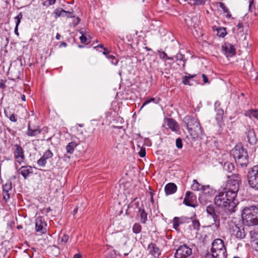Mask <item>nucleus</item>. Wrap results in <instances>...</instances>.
Listing matches in <instances>:
<instances>
[{
  "label": "nucleus",
  "instance_id": "obj_41",
  "mask_svg": "<svg viewBox=\"0 0 258 258\" xmlns=\"http://www.w3.org/2000/svg\"><path fill=\"white\" fill-rule=\"evenodd\" d=\"M62 17H66L67 18H74L75 17L74 14L72 12L66 11L63 10L62 12Z\"/></svg>",
  "mask_w": 258,
  "mask_h": 258
},
{
  "label": "nucleus",
  "instance_id": "obj_25",
  "mask_svg": "<svg viewBox=\"0 0 258 258\" xmlns=\"http://www.w3.org/2000/svg\"><path fill=\"white\" fill-rule=\"evenodd\" d=\"M223 168L229 173H232L235 170V166L233 163L230 162H226L224 164Z\"/></svg>",
  "mask_w": 258,
  "mask_h": 258
},
{
  "label": "nucleus",
  "instance_id": "obj_62",
  "mask_svg": "<svg viewBox=\"0 0 258 258\" xmlns=\"http://www.w3.org/2000/svg\"><path fill=\"white\" fill-rule=\"evenodd\" d=\"M21 98L22 100L25 101L26 100L25 95L23 94L21 95Z\"/></svg>",
  "mask_w": 258,
  "mask_h": 258
},
{
  "label": "nucleus",
  "instance_id": "obj_43",
  "mask_svg": "<svg viewBox=\"0 0 258 258\" xmlns=\"http://www.w3.org/2000/svg\"><path fill=\"white\" fill-rule=\"evenodd\" d=\"M47 160L41 157L38 161L37 164L40 167H44L46 164Z\"/></svg>",
  "mask_w": 258,
  "mask_h": 258
},
{
  "label": "nucleus",
  "instance_id": "obj_35",
  "mask_svg": "<svg viewBox=\"0 0 258 258\" xmlns=\"http://www.w3.org/2000/svg\"><path fill=\"white\" fill-rule=\"evenodd\" d=\"M63 10V9L61 8H58L54 11L53 14L54 15V17L55 19H57L59 17H62Z\"/></svg>",
  "mask_w": 258,
  "mask_h": 258
},
{
  "label": "nucleus",
  "instance_id": "obj_40",
  "mask_svg": "<svg viewBox=\"0 0 258 258\" xmlns=\"http://www.w3.org/2000/svg\"><path fill=\"white\" fill-rule=\"evenodd\" d=\"M3 189L4 191H11L12 189V183L11 182H8L3 186Z\"/></svg>",
  "mask_w": 258,
  "mask_h": 258
},
{
  "label": "nucleus",
  "instance_id": "obj_39",
  "mask_svg": "<svg viewBox=\"0 0 258 258\" xmlns=\"http://www.w3.org/2000/svg\"><path fill=\"white\" fill-rule=\"evenodd\" d=\"M53 155L52 152L48 149L44 153L42 157L47 160L51 158L53 156Z\"/></svg>",
  "mask_w": 258,
  "mask_h": 258
},
{
  "label": "nucleus",
  "instance_id": "obj_34",
  "mask_svg": "<svg viewBox=\"0 0 258 258\" xmlns=\"http://www.w3.org/2000/svg\"><path fill=\"white\" fill-rule=\"evenodd\" d=\"M217 35L221 37H224L227 34L225 28L220 27L217 29Z\"/></svg>",
  "mask_w": 258,
  "mask_h": 258
},
{
  "label": "nucleus",
  "instance_id": "obj_57",
  "mask_svg": "<svg viewBox=\"0 0 258 258\" xmlns=\"http://www.w3.org/2000/svg\"><path fill=\"white\" fill-rule=\"evenodd\" d=\"M106 56L109 60L112 58H114V55L110 54L109 53H108V54H107Z\"/></svg>",
  "mask_w": 258,
  "mask_h": 258
},
{
  "label": "nucleus",
  "instance_id": "obj_18",
  "mask_svg": "<svg viewBox=\"0 0 258 258\" xmlns=\"http://www.w3.org/2000/svg\"><path fill=\"white\" fill-rule=\"evenodd\" d=\"M245 134L247 141L250 145H254L256 144L257 139L253 129L249 127L247 128Z\"/></svg>",
  "mask_w": 258,
  "mask_h": 258
},
{
  "label": "nucleus",
  "instance_id": "obj_10",
  "mask_svg": "<svg viewBox=\"0 0 258 258\" xmlns=\"http://www.w3.org/2000/svg\"><path fill=\"white\" fill-rule=\"evenodd\" d=\"M175 258H192V251L186 244L180 245L174 253Z\"/></svg>",
  "mask_w": 258,
  "mask_h": 258
},
{
  "label": "nucleus",
  "instance_id": "obj_23",
  "mask_svg": "<svg viewBox=\"0 0 258 258\" xmlns=\"http://www.w3.org/2000/svg\"><path fill=\"white\" fill-rule=\"evenodd\" d=\"M188 219V218H180L178 217H175L173 220V227L175 230H177L179 225L183 224L185 222L184 220Z\"/></svg>",
  "mask_w": 258,
  "mask_h": 258
},
{
  "label": "nucleus",
  "instance_id": "obj_47",
  "mask_svg": "<svg viewBox=\"0 0 258 258\" xmlns=\"http://www.w3.org/2000/svg\"><path fill=\"white\" fill-rule=\"evenodd\" d=\"M3 196L4 200L7 202V201L10 199V194L8 191H3Z\"/></svg>",
  "mask_w": 258,
  "mask_h": 258
},
{
  "label": "nucleus",
  "instance_id": "obj_3",
  "mask_svg": "<svg viewBox=\"0 0 258 258\" xmlns=\"http://www.w3.org/2000/svg\"><path fill=\"white\" fill-rule=\"evenodd\" d=\"M231 155L233 157L237 164L242 167L247 166L248 163V153L241 145H236L231 151Z\"/></svg>",
  "mask_w": 258,
  "mask_h": 258
},
{
  "label": "nucleus",
  "instance_id": "obj_56",
  "mask_svg": "<svg viewBox=\"0 0 258 258\" xmlns=\"http://www.w3.org/2000/svg\"><path fill=\"white\" fill-rule=\"evenodd\" d=\"M74 258H82V256L80 253H77L74 255Z\"/></svg>",
  "mask_w": 258,
  "mask_h": 258
},
{
  "label": "nucleus",
  "instance_id": "obj_51",
  "mask_svg": "<svg viewBox=\"0 0 258 258\" xmlns=\"http://www.w3.org/2000/svg\"><path fill=\"white\" fill-rule=\"evenodd\" d=\"M139 156L141 157H144L146 156V150L145 148H141L139 153Z\"/></svg>",
  "mask_w": 258,
  "mask_h": 258
},
{
  "label": "nucleus",
  "instance_id": "obj_64",
  "mask_svg": "<svg viewBox=\"0 0 258 258\" xmlns=\"http://www.w3.org/2000/svg\"><path fill=\"white\" fill-rule=\"evenodd\" d=\"M60 37H61V36H60V35L59 34H58V33L56 34V39H57V40L60 39Z\"/></svg>",
  "mask_w": 258,
  "mask_h": 258
},
{
  "label": "nucleus",
  "instance_id": "obj_14",
  "mask_svg": "<svg viewBox=\"0 0 258 258\" xmlns=\"http://www.w3.org/2000/svg\"><path fill=\"white\" fill-rule=\"evenodd\" d=\"M230 232L232 235L234 236L236 238L242 239L245 237L246 233L243 227H238L237 225L232 226L230 229Z\"/></svg>",
  "mask_w": 258,
  "mask_h": 258
},
{
  "label": "nucleus",
  "instance_id": "obj_21",
  "mask_svg": "<svg viewBox=\"0 0 258 258\" xmlns=\"http://www.w3.org/2000/svg\"><path fill=\"white\" fill-rule=\"evenodd\" d=\"M177 186L174 183H169L165 186V192L166 195H172L174 194L177 191Z\"/></svg>",
  "mask_w": 258,
  "mask_h": 258
},
{
  "label": "nucleus",
  "instance_id": "obj_28",
  "mask_svg": "<svg viewBox=\"0 0 258 258\" xmlns=\"http://www.w3.org/2000/svg\"><path fill=\"white\" fill-rule=\"evenodd\" d=\"M77 143L74 142L69 143L66 146L67 152L70 154H72L74 151L75 148L77 146Z\"/></svg>",
  "mask_w": 258,
  "mask_h": 258
},
{
  "label": "nucleus",
  "instance_id": "obj_6",
  "mask_svg": "<svg viewBox=\"0 0 258 258\" xmlns=\"http://www.w3.org/2000/svg\"><path fill=\"white\" fill-rule=\"evenodd\" d=\"M247 180L251 188L258 190V164L253 166L248 171Z\"/></svg>",
  "mask_w": 258,
  "mask_h": 258
},
{
  "label": "nucleus",
  "instance_id": "obj_46",
  "mask_svg": "<svg viewBox=\"0 0 258 258\" xmlns=\"http://www.w3.org/2000/svg\"><path fill=\"white\" fill-rule=\"evenodd\" d=\"M59 237L60 238V241L64 243H66L69 239V236L65 234H63L61 237L59 235Z\"/></svg>",
  "mask_w": 258,
  "mask_h": 258
},
{
  "label": "nucleus",
  "instance_id": "obj_31",
  "mask_svg": "<svg viewBox=\"0 0 258 258\" xmlns=\"http://www.w3.org/2000/svg\"><path fill=\"white\" fill-rule=\"evenodd\" d=\"M202 191L204 195L207 196H211L213 192V189L210 187L209 185H204Z\"/></svg>",
  "mask_w": 258,
  "mask_h": 258
},
{
  "label": "nucleus",
  "instance_id": "obj_22",
  "mask_svg": "<svg viewBox=\"0 0 258 258\" xmlns=\"http://www.w3.org/2000/svg\"><path fill=\"white\" fill-rule=\"evenodd\" d=\"M138 212L140 215L141 223L142 224H146V222L148 220V218H147L148 214L145 211L144 209H142L141 208H139Z\"/></svg>",
  "mask_w": 258,
  "mask_h": 258
},
{
  "label": "nucleus",
  "instance_id": "obj_4",
  "mask_svg": "<svg viewBox=\"0 0 258 258\" xmlns=\"http://www.w3.org/2000/svg\"><path fill=\"white\" fill-rule=\"evenodd\" d=\"M210 252L213 258H227V252L224 241L220 238L214 240Z\"/></svg>",
  "mask_w": 258,
  "mask_h": 258
},
{
  "label": "nucleus",
  "instance_id": "obj_52",
  "mask_svg": "<svg viewBox=\"0 0 258 258\" xmlns=\"http://www.w3.org/2000/svg\"><path fill=\"white\" fill-rule=\"evenodd\" d=\"M9 118L10 120L13 122H16L17 120V119L14 114H11Z\"/></svg>",
  "mask_w": 258,
  "mask_h": 258
},
{
  "label": "nucleus",
  "instance_id": "obj_24",
  "mask_svg": "<svg viewBox=\"0 0 258 258\" xmlns=\"http://www.w3.org/2000/svg\"><path fill=\"white\" fill-rule=\"evenodd\" d=\"M245 115L250 118H254L258 119V109H255L248 110L245 112Z\"/></svg>",
  "mask_w": 258,
  "mask_h": 258
},
{
  "label": "nucleus",
  "instance_id": "obj_58",
  "mask_svg": "<svg viewBox=\"0 0 258 258\" xmlns=\"http://www.w3.org/2000/svg\"><path fill=\"white\" fill-rule=\"evenodd\" d=\"M14 32L16 35H17V36H19V32H18V27H15Z\"/></svg>",
  "mask_w": 258,
  "mask_h": 258
},
{
  "label": "nucleus",
  "instance_id": "obj_54",
  "mask_svg": "<svg viewBox=\"0 0 258 258\" xmlns=\"http://www.w3.org/2000/svg\"><path fill=\"white\" fill-rule=\"evenodd\" d=\"M110 60L111 63L114 65H116L118 62V59L115 56H114V58L110 59Z\"/></svg>",
  "mask_w": 258,
  "mask_h": 258
},
{
  "label": "nucleus",
  "instance_id": "obj_2",
  "mask_svg": "<svg viewBox=\"0 0 258 258\" xmlns=\"http://www.w3.org/2000/svg\"><path fill=\"white\" fill-rule=\"evenodd\" d=\"M242 219L243 223L248 226L258 225V207H245L242 211Z\"/></svg>",
  "mask_w": 258,
  "mask_h": 258
},
{
  "label": "nucleus",
  "instance_id": "obj_63",
  "mask_svg": "<svg viewBox=\"0 0 258 258\" xmlns=\"http://www.w3.org/2000/svg\"><path fill=\"white\" fill-rule=\"evenodd\" d=\"M94 48H102L103 49V48H104V47L103 45L100 44V45H98V46H97L96 47H94Z\"/></svg>",
  "mask_w": 258,
  "mask_h": 258
},
{
  "label": "nucleus",
  "instance_id": "obj_26",
  "mask_svg": "<svg viewBox=\"0 0 258 258\" xmlns=\"http://www.w3.org/2000/svg\"><path fill=\"white\" fill-rule=\"evenodd\" d=\"M196 76V75H191L190 74H188V76H185L182 78V82L185 85H189L191 86L192 84L190 83V80L194 78Z\"/></svg>",
  "mask_w": 258,
  "mask_h": 258
},
{
  "label": "nucleus",
  "instance_id": "obj_12",
  "mask_svg": "<svg viewBox=\"0 0 258 258\" xmlns=\"http://www.w3.org/2000/svg\"><path fill=\"white\" fill-rule=\"evenodd\" d=\"M197 197L195 194L190 191H187L185 193V197L183 203L187 206L195 208L198 206L196 204Z\"/></svg>",
  "mask_w": 258,
  "mask_h": 258
},
{
  "label": "nucleus",
  "instance_id": "obj_20",
  "mask_svg": "<svg viewBox=\"0 0 258 258\" xmlns=\"http://www.w3.org/2000/svg\"><path fill=\"white\" fill-rule=\"evenodd\" d=\"M41 132L42 130L39 127H37L36 128H32L30 123H29L26 134L28 137H37Z\"/></svg>",
  "mask_w": 258,
  "mask_h": 258
},
{
  "label": "nucleus",
  "instance_id": "obj_38",
  "mask_svg": "<svg viewBox=\"0 0 258 258\" xmlns=\"http://www.w3.org/2000/svg\"><path fill=\"white\" fill-rule=\"evenodd\" d=\"M158 53L159 54V56H160V58H166V59L171 60H173V57L168 56L167 54L164 51H163L162 50H159Z\"/></svg>",
  "mask_w": 258,
  "mask_h": 258
},
{
  "label": "nucleus",
  "instance_id": "obj_29",
  "mask_svg": "<svg viewBox=\"0 0 258 258\" xmlns=\"http://www.w3.org/2000/svg\"><path fill=\"white\" fill-rule=\"evenodd\" d=\"M204 185H201L197 180H193V183L191 185V188L194 190H202Z\"/></svg>",
  "mask_w": 258,
  "mask_h": 258
},
{
  "label": "nucleus",
  "instance_id": "obj_61",
  "mask_svg": "<svg viewBox=\"0 0 258 258\" xmlns=\"http://www.w3.org/2000/svg\"><path fill=\"white\" fill-rule=\"evenodd\" d=\"M67 43L66 42H62L60 45H59V47H62V46H64V47H66L67 46Z\"/></svg>",
  "mask_w": 258,
  "mask_h": 258
},
{
  "label": "nucleus",
  "instance_id": "obj_30",
  "mask_svg": "<svg viewBox=\"0 0 258 258\" xmlns=\"http://www.w3.org/2000/svg\"><path fill=\"white\" fill-rule=\"evenodd\" d=\"M175 57L176 58V60L182 62V67L183 69H184L185 67V63L186 61V59H185L184 55L180 53H178L175 56Z\"/></svg>",
  "mask_w": 258,
  "mask_h": 258
},
{
  "label": "nucleus",
  "instance_id": "obj_53",
  "mask_svg": "<svg viewBox=\"0 0 258 258\" xmlns=\"http://www.w3.org/2000/svg\"><path fill=\"white\" fill-rule=\"evenodd\" d=\"M202 77L203 78V80L204 83H209V79L205 74H202Z\"/></svg>",
  "mask_w": 258,
  "mask_h": 258
},
{
  "label": "nucleus",
  "instance_id": "obj_8",
  "mask_svg": "<svg viewBox=\"0 0 258 258\" xmlns=\"http://www.w3.org/2000/svg\"><path fill=\"white\" fill-rule=\"evenodd\" d=\"M215 204L218 207L223 208L225 212L228 214L234 213L232 212L231 209L229 208L228 200L226 198V197L224 196V194H222L221 191L219 192L218 194L215 196L214 198Z\"/></svg>",
  "mask_w": 258,
  "mask_h": 258
},
{
  "label": "nucleus",
  "instance_id": "obj_36",
  "mask_svg": "<svg viewBox=\"0 0 258 258\" xmlns=\"http://www.w3.org/2000/svg\"><path fill=\"white\" fill-rule=\"evenodd\" d=\"M217 111V116L216 119L218 120V121H221L223 116L224 115V111L222 109L219 108L216 110Z\"/></svg>",
  "mask_w": 258,
  "mask_h": 258
},
{
  "label": "nucleus",
  "instance_id": "obj_33",
  "mask_svg": "<svg viewBox=\"0 0 258 258\" xmlns=\"http://www.w3.org/2000/svg\"><path fill=\"white\" fill-rule=\"evenodd\" d=\"M160 100V99L158 97L157 98H151L147 100H146L143 104L141 107V109L143 108L146 105L150 103V102H154L155 103H158Z\"/></svg>",
  "mask_w": 258,
  "mask_h": 258
},
{
  "label": "nucleus",
  "instance_id": "obj_7",
  "mask_svg": "<svg viewBox=\"0 0 258 258\" xmlns=\"http://www.w3.org/2000/svg\"><path fill=\"white\" fill-rule=\"evenodd\" d=\"M227 177L228 180L226 188L238 191L241 183L240 175L238 173H233L231 175H228Z\"/></svg>",
  "mask_w": 258,
  "mask_h": 258
},
{
  "label": "nucleus",
  "instance_id": "obj_50",
  "mask_svg": "<svg viewBox=\"0 0 258 258\" xmlns=\"http://www.w3.org/2000/svg\"><path fill=\"white\" fill-rule=\"evenodd\" d=\"M6 82V81L5 80H1L0 81V88L3 89V90H4L6 89V84L5 83Z\"/></svg>",
  "mask_w": 258,
  "mask_h": 258
},
{
  "label": "nucleus",
  "instance_id": "obj_9",
  "mask_svg": "<svg viewBox=\"0 0 258 258\" xmlns=\"http://www.w3.org/2000/svg\"><path fill=\"white\" fill-rule=\"evenodd\" d=\"M206 212L209 216H210L213 219L215 227L218 228L220 225V212L219 208L215 207L213 205H210L206 207Z\"/></svg>",
  "mask_w": 258,
  "mask_h": 258
},
{
  "label": "nucleus",
  "instance_id": "obj_60",
  "mask_svg": "<svg viewBox=\"0 0 258 258\" xmlns=\"http://www.w3.org/2000/svg\"><path fill=\"white\" fill-rule=\"evenodd\" d=\"M237 27L238 29H241L243 27V24L241 22H239L237 25Z\"/></svg>",
  "mask_w": 258,
  "mask_h": 258
},
{
  "label": "nucleus",
  "instance_id": "obj_59",
  "mask_svg": "<svg viewBox=\"0 0 258 258\" xmlns=\"http://www.w3.org/2000/svg\"><path fill=\"white\" fill-rule=\"evenodd\" d=\"M150 195L151 196V202L152 203H153L154 202V200H153V195H154V194L152 192H150Z\"/></svg>",
  "mask_w": 258,
  "mask_h": 258
},
{
  "label": "nucleus",
  "instance_id": "obj_55",
  "mask_svg": "<svg viewBox=\"0 0 258 258\" xmlns=\"http://www.w3.org/2000/svg\"><path fill=\"white\" fill-rule=\"evenodd\" d=\"M108 53H109V50L106 48H103V54L106 56Z\"/></svg>",
  "mask_w": 258,
  "mask_h": 258
},
{
  "label": "nucleus",
  "instance_id": "obj_42",
  "mask_svg": "<svg viewBox=\"0 0 258 258\" xmlns=\"http://www.w3.org/2000/svg\"><path fill=\"white\" fill-rule=\"evenodd\" d=\"M22 18H23V14L21 12H20L17 16L15 17V19L16 20V27H18Z\"/></svg>",
  "mask_w": 258,
  "mask_h": 258
},
{
  "label": "nucleus",
  "instance_id": "obj_49",
  "mask_svg": "<svg viewBox=\"0 0 258 258\" xmlns=\"http://www.w3.org/2000/svg\"><path fill=\"white\" fill-rule=\"evenodd\" d=\"M176 146L178 149H181L182 148V142L180 138H177L176 140Z\"/></svg>",
  "mask_w": 258,
  "mask_h": 258
},
{
  "label": "nucleus",
  "instance_id": "obj_13",
  "mask_svg": "<svg viewBox=\"0 0 258 258\" xmlns=\"http://www.w3.org/2000/svg\"><path fill=\"white\" fill-rule=\"evenodd\" d=\"M35 230L40 234H44L46 232L47 223L44 218L42 216L38 217L35 219Z\"/></svg>",
  "mask_w": 258,
  "mask_h": 258
},
{
  "label": "nucleus",
  "instance_id": "obj_27",
  "mask_svg": "<svg viewBox=\"0 0 258 258\" xmlns=\"http://www.w3.org/2000/svg\"><path fill=\"white\" fill-rule=\"evenodd\" d=\"M200 223L199 220L193 219L191 221V224L189 225L190 228L194 229L196 231H199L200 228Z\"/></svg>",
  "mask_w": 258,
  "mask_h": 258
},
{
  "label": "nucleus",
  "instance_id": "obj_44",
  "mask_svg": "<svg viewBox=\"0 0 258 258\" xmlns=\"http://www.w3.org/2000/svg\"><path fill=\"white\" fill-rule=\"evenodd\" d=\"M190 2L195 5H203L205 4L206 0H189Z\"/></svg>",
  "mask_w": 258,
  "mask_h": 258
},
{
  "label": "nucleus",
  "instance_id": "obj_11",
  "mask_svg": "<svg viewBox=\"0 0 258 258\" xmlns=\"http://www.w3.org/2000/svg\"><path fill=\"white\" fill-rule=\"evenodd\" d=\"M14 147L15 149L14 151V155L16 160L15 164L17 169L18 166L17 163H18L19 165H21V163L24 162L25 155L24 150L20 145L16 144Z\"/></svg>",
  "mask_w": 258,
  "mask_h": 258
},
{
  "label": "nucleus",
  "instance_id": "obj_16",
  "mask_svg": "<svg viewBox=\"0 0 258 258\" xmlns=\"http://www.w3.org/2000/svg\"><path fill=\"white\" fill-rule=\"evenodd\" d=\"M147 250L154 257H158L161 255V250L154 243H150L148 246Z\"/></svg>",
  "mask_w": 258,
  "mask_h": 258
},
{
  "label": "nucleus",
  "instance_id": "obj_19",
  "mask_svg": "<svg viewBox=\"0 0 258 258\" xmlns=\"http://www.w3.org/2000/svg\"><path fill=\"white\" fill-rule=\"evenodd\" d=\"M19 171L24 179H26L28 176L32 174L33 172L32 167L29 165L22 166L19 169Z\"/></svg>",
  "mask_w": 258,
  "mask_h": 258
},
{
  "label": "nucleus",
  "instance_id": "obj_17",
  "mask_svg": "<svg viewBox=\"0 0 258 258\" xmlns=\"http://www.w3.org/2000/svg\"><path fill=\"white\" fill-rule=\"evenodd\" d=\"M165 126L173 131H178L179 127L177 122L173 118H166L164 119Z\"/></svg>",
  "mask_w": 258,
  "mask_h": 258
},
{
  "label": "nucleus",
  "instance_id": "obj_37",
  "mask_svg": "<svg viewBox=\"0 0 258 258\" xmlns=\"http://www.w3.org/2000/svg\"><path fill=\"white\" fill-rule=\"evenodd\" d=\"M142 230V226L139 223H135L133 226V231L136 234H138Z\"/></svg>",
  "mask_w": 258,
  "mask_h": 258
},
{
  "label": "nucleus",
  "instance_id": "obj_48",
  "mask_svg": "<svg viewBox=\"0 0 258 258\" xmlns=\"http://www.w3.org/2000/svg\"><path fill=\"white\" fill-rule=\"evenodd\" d=\"M56 3V0H47L43 3V5L46 7H49L51 5H54Z\"/></svg>",
  "mask_w": 258,
  "mask_h": 258
},
{
  "label": "nucleus",
  "instance_id": "obj_1",
  "mask_svg": "<svg viewBox=\"0 0 258 258\" xmlns=\"http://www.w3.org/2000/svg\"><path fill=\"white\" fill-rule=\"evenodd\" d=\"M183 120L189 134L194 138L198 137L203 134V130L197 117L186 115Z\"/></svg>",
  "mask_w": 258,
  "mask_h": 258
},
{
  "label": "nucleus",
  "instance_id": "obj_45",
  "mask_svg": "<svg viewBox=\"0 0 258 258\" xmlns=\"http://www.w3.org/2000/svg\"><path fill=\"white\" fill-rule=\"evenodd\" d=\"M80 39L81 43L85 44H87L90 42L89 39L86 36L83 34L80 37Z\"/></svg>",
  "mask_w": 258,
  "mask_h": 258
},
{
  "label": "nucleus",
  "instance_id": "obj_15",
  "mask_svg": "<svg viewBox=\"0 0 258 258\" xmlns=\"http://www.w3.org/2000/svg\"><path fill=\"white\" fill-rule=\"evenodd\" d=\"M223 53L227 57H231L236 53V50L234 46L229 43H225L222 46Z\"/></svg>",
  "mask_w": 258,
  "mask_h": 258
},
{
  "label": "nucleus",
  "instance_id": "obj_5",
  "mask_svg": "<svg viewBox=\"0 0 258 258\" xmlns=\"http://www.w3.org/2000/svg\"><path fill=\"white\" fill-rule=\"evenodd\" d=\"M221 192L224 194V196L227 199L228 202H230L229 208L231 209L232 212H235L236 206L239 203L238 200L236 199L238 191L225 188L223 191Z\"/></svg>",
  "mask_w": 258,
  "mask_h": 258
},
{
  "label": "nucleus",
  "instance_id": "obj_32",
  "mask_svg": "<svg viewBox=\"0 0 258 258\" xmlns=\"http://www.w3.org/2000/svg\"><path fill=\"white\" fill-rule=\"evenodd\" d=\"M218 4L219 5V6L223 10L224 12L227 13V17L230 18L231 17V15L230 14L229 10L224 3L219 2Z\"/></svg>",
  "mask_w": 258,
  "mask_h": 258
}]
</instances>
